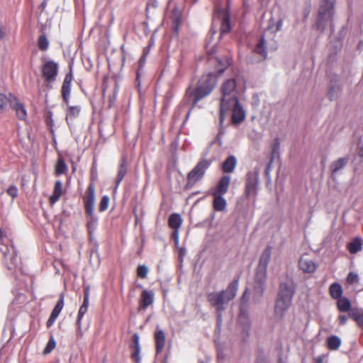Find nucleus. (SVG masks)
I'll return each instance as SVG.
<instances>
[{
	"label": "nucleus",
	"instance_id": "f257e3e1",
	"mask_svg": "<svg viewBox=\"0 0 363 363\" xmlns=\"http://www.w3.org/2000/svg\"><path fill=\"white\" fill-rule=\"evenodd\" d=\"M238 286V279H234L228 284L226 289L208 293L207 300L216 311H223L228 303L236 296Z\"/></svg>",
	"mask_w": 363,
	"mask_h": 363
},
{
	"label": "nucleus",
	"instance_id": "f03ea898",
	"mask_svg": "<svg viewBox=\"0 0 363 363\" xmlns=\"http://www.w3.org/2000/svg\"><path fill=\"white\" fill-rule=\"evenodd\" d=\"M216 84V77L212 73L203 74L199 80L197 86L194 90L189 88L186 96L192 102L191 108L202 99L209 95Z\"/></svg>",
	"mask_w": 363,
	"mask_h": 363
},
{
	"label": "nucleus",
	"instance_id": "7ed1b4c3",
	"mask_svg": "<svg viewBox=\"0 0 363 363\" xmlns=\"http://www.w3.org/2000/svg\"><path fill=\"white\" fill-rule=\"evenodd\" d=\"M295 292L292 284L281 283L274 306V316L281 319L289 308Z\"/></svg>",
	"mask_w": 363,
	"mask_h": 363
},
{
	"label": "nucleus",
	"instance_id": "20e7f679",
	"mask_svg": "<svg viewBox=\"0 0 363 363\" xmlns=\"http://www.w3.org/2000/svg\"><path fill=\"white\" fill-rule=\"evenodd\" d=\"M84 213L86 215V227L89 235L96 230L99 218L94 213L95 203V187L93 184L88 186L86 195L84 197Z\"/></svg>",
	"mask_w": 363,
	"mask_h": 363
},
{
	"label": "nucleus",
	"instance_id": "39448f33",
	"mask_svg": "<svg viewBox=\"0 0 363 363\" xmlns=\"http://www.w3.org/2000/svg\"><path fill=\"white\" fill-rule=\"evenodd\" d=\"M336 0H320L318 16L317 18V28L323 30L328 23L331 22L334 15V7Z\"/></svg>",
	"mask_w": 363,
	"mask_h": 363
},
{
	"label": "nucleus",
	"instance_id": "423d86ee",
	"mask_svg": "<svg viewBox=\"0 0 363 363\" xmlns=\"http://www.w3.org/2000/svg\"><path fill=\"white\" fill-rule=\"evenodd\" d=\"M220 91L222 97L220 106H222V109L225 108L229 103H236V100H238V90L235 79L225 80L221 86Z\"/></svg>",
	"mask_w": 363,
	"mask_h": 363
},
{
	"label": "nucleus",
	"instance_id": "0eeeda50",
	"mask_svg": "<svg viewBox=\"0 0 363 363\" xmlns=\"http://www.w3.org/2000/svg\"><path fill=\"white\" fill-rule=\"evenodd\" d=\"M211 162L206 159L201 160L187 174L186 187L191 188L197 182L205 175L206 170L210 167Z\"/></svg>",
	"mask_w": 363,
	"mask_h": 363
},
{
	"label": "nucleus",
	"instance_id": "6e6552de",
	"mask_svg": "<svg viewBox=\"0 0 363 363\" xmlns=\"http://www.w3.org/2000/svg\"><path fill=\"white\" fill-rule=\"evenodd\" d=\"M229 111H232V121L234 123H240L245 118L243 108L239 103V101L236 100V103H229L224 109H222V106H220L219 120L220 124L223 123L225 116Z\"/></svg>",
	"mask_w": 363,
	"mask_h": 363
},
{
	"label": "nucleus",
	"instance_id": "1a4fd4ad",
	"mask_svg": "<svg viewBox=\"0 0 363 363\" xmlns=\"http://www.w3.org/2000/svg\"><path fill=\"white\" fill-rule=\"evenodd\" d=\"M213 23V24L220 23V36L228 33L231 28L228 11L218 9L214 13Z\"/></svg>",
	"mask_w": 363,
	"mask_h": 363
},
{
	"label": "nucleus",
	"instance_id": "9d476101",
	"mask_svg": "<svg viewBox=\"0 0 363 363\" xmlns=\"http://www.w3.org/2000/svg\"><path fill=\"white\" fill-rule=\"evenodd\" d=\"M0 250L5 257L6 264L9 270L20 268L16 250L13 245H11V248L8 245H3Z\"/></svg>",
	"mask_w": 363,
	"mask_h": 363
},
{
	"label": "nucleus",
	"instance_id": "9b49d317",
	"mask_svg": "<svg viewBox=\"0 0 363 363\" xmlns=\"http://www.w3.org/2000/svg\"><path fill=\"white\" fill-rule=\"evenodd\" d=\"M267 276L260 277L259 274H255L253 290H252V302L254 303H260L266 286Z\"/></svg>",
	"mask_w": 363,
	"mask_h": 363
},
{
	"label": "nucleus",
	"instance_id": "f8f14e48",
	"mask_svg": "<svg viewBox=\"0 0 363 363\" xmlns=\"http://www.w3.org/2000/svg\"><path fill=\"white\" fill-rule=\"evenodd\" d=\"M259 172L257 171L250 172L247 174L245 182V196L255 197L257 194Z\"/></svg>",
	"mask_w": 363,
	"mask_h": 363
},
{
	"label": "nucleus",
	"instance_id": "ddd939ff",
	"mask_svg": "<svg viewBox=\"0 0 363 363\" xmlns=\"http://www.w3.org/2000/svg\"><path fill=\"white\" fill-rule=\"evenodd\" d=\"M272 250V247L267 246L260 255L255 272V274H259L260 277L267 276V267L271 259Z\"/></svg>",
	"mask_w": 363,
	"mask_h": 363
},
{
	"label": "nucleus",
	"instance_id": "4468645a",
	"mask_svg": "<svg viewBox=\"0 0 363 363\" xmlns=\"http://www.w3.org/2000/svg\"><path fill=\"white\" fill-rule=\"evenodd\" d=\"M58 65L53 61L46 62L42 67V73L47 82L54 81L57 75Z\"/></svg>",
	"mask_w": 363,
	"mask_h": 363
},
{
	"label": "nucleus",
	"instance_id": "2eb2a0df",
	"mask_svg": "<svg viewBox=\"0 0 363 363\" xmlns=\"http://www.w3.org/2000/svg\"><path fill=\"white\" fill-rule=\"evenodd\" d=\"M156 352L157 353L161 352L164 348L166 344V335L164 330L157 325L154 333Z\"/></svg>",
	"mask_w": 363,
	"mask_h": 363
},
{
	"label": "nucleus",
	"instance_id": "dca6fc26",
	"mask_svg": "<svg viewBox=\"0 0 363 363\" xmlns=\"http://www.w3.org/2000/svg\"><path fill=\"white\" fill-rule=\"evenodd\" d=\"M140 337L138 333H135L132 336L131 343L130 347L131 350V357L135 363H140Z\"/></svg>",
	"mask_w": 363,
	"mask_h": 363
},
{
	"label": "nucleus",
	"instance_id": "f3484780",
	"mask_svg": "<svg viewBox=\"0 0 363 363\" xmlns=\"http://www.w3.org/2000/svg\"><path fill=\"white\" fill-rule=\"evenodd\" d=\"M230 182V177L225 175L222 177L218 184L213 189L212 193L213 194L224 195L228 190Z\"/></svg>",
	"mask_w": 363,
	"mask_h": 363
},
{
	"label": "nucleus",
	"instance_id": "a211bd4d",
	"mask_svg": "<svg viewBox=\"0 0 363 363\" xmlns=\"http://www.w3.org/2000/svg\"><path fill=\"white\" fill-rule=\"evenodd\" d=\"M64 306V296L63 294L60 295L59 300L57 301L55 308H53L49 319L47 321V327H51L55 323V320L60 315L61 311L62 310Z\"/></svg>",
	"mask_w": 363,
	"mask_h": 363
},
{
	"label": "nucleus",
	"instance_id": "6ab92c4d",
	"mask_svg": "<svg viewBox=\"0 0 363 363\" xmlns=\"http://www.w3.org/2000/svg\"><path fill=\"white\" fill-rule=\"evenodd\" d=\"M73 79L72 71L67 73L64 79L62 86V95L65 102L68 104L71 91V83Z\"/></svg>",
	"mask_w": 363,
	"mask_h": 363
},
{
	"label": "nucleus",
	"instance_id": "aec40b11",
	"mask_svg": "<svg viewBox=\"0 0 363 363\" xmlns=\"http://www.w3.org/2000/svg\"><path fill=\"white\" fill-rule=\"evenodd\" d=\"M11 108L16 111V116L20 120H25L27 116L25 106L16 96H11Z\"/></svg>",
	"mask_w": 363,
	"mask_h": 363
},
{
	"label": "nucleus",
	"instance_id": "412c9836",
	"mask_svg": "<svg viewBox=\"0 0 363 363\" xmlns=\"http://www.w3.org/2000/svg\"><path fill=\"white\" fill-rule=\"evenodd\" d=\"M128 170V160L125 156H123L121 161L118 167V174L116 179V186L115 190L118 187L120 183L123 179Z\"/></svg>",
	"mask_w": 363,
	"mask_h": 363
},
{
	"label": "nucleus",
	"instance_id": "4be33fe9",
	"mask_svg": "<svg viewBox=\"0 0 363 363\" xmlns=\"http://www.w3.org/2000/svg\"><path fill=\"white\" fill-rule=\"evenodd\" d=\"M348 161L349 158L345 157H340L331 163L330 169L331 170V176L333 178H335L338 172L346 166Z\"/></svg>",
	"mask_w": 363,
	"mask_h": 363
},
{
	"label": "nucleus",
	"instance_id": "5701e85b",
	"mask_svg": "<svg viewBox=\"0 0 363 363\" xmlns=\"http://www.w3.org/2000/svg\"><path fill=\"white\" fill-rule=\"evenodd\" d=\"M300 269L306 273H313L316 269V265L315 262L307 257H301L298 263Z\"/></svg>",
	"mask_w": 363,
	"mask_h": 363
},
{
	"label": "nucleus",
	"instance_id": "b1692460",
	"mask_svg": "<svg viewBox=\"0 0 363 363\" xmlns=\"http://www.w3.org/2000/svg\"><path fill=\"white\" fill-rule=\"evenodd\" d=\"M154 300V294L152 291L143 290L141 294L140 303L139 309L145 310L150 306Z\"/></svg>",
	"mask_w": 363,
	"mask_h": 363
},
{
	"label": "nucleus",
	"instance_id": "393cba45",
	"mask_svg": "<svg viewBox=\"0 0 363 363\" xmlns=\"http://www.w3.org/2000/svg\"><path fill=\"white\" fill-rule=\"evenodd\" d=\"M213 207L216 211H223L225 210L227 206L226 200L223 196V195L213 194Z\"/></svg>",
	"mask_w": 363,
	"mask_h": 363
},
{
	"label": "nucleus",
	"instance_id": "a878e982",
	"mask_svg": "<svg viewBox=\"0 0 363 363\" xmlns=\"http://www.w3.org/2000/svg\"><path fill=\"white\" fill-rule=\"evenodd\" d=\"M62 191V184L60 181L55 182L52 194L50 196V203H55L60 198Z\"/></svg>",
	"mask_w": 363,
	"mask_h": 363
},
{
	"label": "nucleus",
	"instance_id": "bb28decb",
	"mask_svg": "<svg viewBox=\"0 0 363 363\" xmlns=\"http://www.w3.org/2000/svg\"><path fill=\"white\" fill-rule=\"evenodd\" d=\"M237 160L233 155L229 156L223 163L222 169L224 172L231 173L234 171Z\"/></svg>",
	"mask_w": 363,
	"mask_h": 363
},
{
	"label": "nucleus",
	"instance_id": "cd10ccee",
	"mask_svg": "<svg viewBox=\"0 0 363 363\" xmlns=\"http://www.w3.org/2000/svg\"><path fill=\"white\" fill-rule=\"evenodd\" d=\"M255 52L259 55L263 59H265L267 56V40L263 35L259 43H257L256 48H255Z\"/></svg>",
	"mask_w": 363,
	"mask_h": 363
},
{
	"label": "nucleus",
	"instance_id": "c85d7f7f",
	"mask_svg": "<svg viewBox=\"0 0 363 363\" xmlns=\"http://www.w3.org/2000/svg\"><path fill=\"white\" fill-rule=\"evenodd\" d=\"M169 225L173 230H179L181 227L182 219L179 214L173 213L169 218Z\"/></svg>",
	"mask_w": 363,
	"mask_h": 363
},
{
	"label": "nucleus",
	"instance_id": "c756f323",
	"mask_svg": "<svg viewBox=\"0 0 363 363\" xmlns=\"http://www.w3.org/2000/svg\"><path fill=\"white\" fill-rule=\"evenodd\" d=\"M362 244L359 238H354L351 242L347 245V249L352 254H355L362 250Z\"/></svg>",
	"mask_w": 363,
	"mask_h": 363
},
{
	"label": "nucleus",
	"instance_id": "7c9ffc66",
	"mask_svg": "<svg viewBox=\"0 0 363 363\" xmlns=\"http://www.w3.org/2000/svg\"><path fill=\"white\" fill-rule=\"evenodd\" d=\"M282 26L283 21L281 18L276 22L273 18H271L268 22L267 30H270L272 33H275L281 29Z\"/></svg>",
	"mask_w": 363,
	"mask_h": 363
},
{
	"label": "nucleus",
	"instance_id": "2f4dec72",
	"mask_svg": "<svg viewBox=\"0 0 363 363\" xmlns=\"http://www.w3.org/2000/svg\"><path fill=\"white\" fill-rule=\"evenodd\" d=\"M11 96H15L11 93L8 96L4 94H0V113L6 111L8 104L11 106Z\"/></svg>",
	"mask_w": 363,
	"mask_h": 363
},
{
	"label": "nucleus",
	"instance_id": "473e14b6",
	"mask_svg": "<svg viewBox=\"0 0 363 363\" xmlns=\"http://www.w3.org/2000/svg\"><path fill=\"white\" fill-rule=\"evenodd\" d=\"M337 308L340 312H347L351 308L350 300L345 297H340L337 302Z\"/></svg>",
	"mask_w": 363,
	"mask_h": 363
},
{
	"label": "nucleus",
	"instance_id": "72a5a7b5",
	"mask_svg": "<svg viewBox=\"0 0 363 363\" xmlns=\"http://www.w3.org/2000/svg\"><path fill=\"white\" fill-rule=\"evenodd\" d=\"M349 315L363 330V310H352Z\"/></svg>",
	"mask_w": 363,
	"mask_h": 363
},
{
	"label": "nucleus",
	"instance_id": "f704fd0d",
	"mask_svg": "<svg viewBox=\"0 0 363 363\" xmlns=\"http://www.w3.org/2000/svg\"><path fill=\"white\" fill-rule=\"evenodd\" d=\"M81 108L79 106H69L68 111L66 114V121L69 123V120L75 118L79 116Z\"/></svg>",
	"mask_w": 363,
	"mask_h": 363
},
{
	"label": "nucleus",
	"instance_id": "c9c22d12",
	"mask_svg": "<svg viewBox=\"0 0 363 363\" xmlns=\"http://www.w3.org/2000/svg\"><path fill=\"white\" fill-rule=\"evenodd\" d=\"M330 294L333 298H339L342 294V288L338 283H333L330 286Z\"/></svg>",
	"mask_w": 363,
	"mask_h": 363
},
{
	"label": "nucleus",
	"instance_id": "e433bc0d",
	"mask_svg": "<svg viewBox=\"0 0 363 363\" xmlns=\"http://www.w3.org/2000/svg\"><path fill=\"white\" fill-rule=\"evenodd\" d=\"M327 344L330 350H336L341 345V340L337 336L333 335L328 338Z\"/></svg>",
	"mask_w": 363,
	"mask_h": 363
},
{
	"label": "nucleus",
	"instance_id": "4c0bfd02",
	"mask_svg": "<svg viewBox=\"0 0 363 363\" xmlns=\"http://www.w3.org/2000/svg\"><path fill=\"white\" fill-rule=\"evenodd\" d=\"M67 170V167L62 158H60L55 165V174L61 175L65 174Z\"/></svg>",
	"mask_w": 363,
	"mask_h": 363
},
{
	"label": "nucleus",
	"instance_id": "58836bf2",
	"mask_svg": "<svg viewBox=\"0 0 363 363\" xmlns=\"http://www.w3.org/2000/svg\"><path fill=\"white\" fill-rule=\"evenodd\" d=\"M171 18H172V21L173 23L174 30H175V32H178L179 23L181 21L180 12L179 11L174 9Z\"/></svg>",
	"mask_w": 363,
	"mask_h": 363
},
{
	"label": "nucleus",
	"instance_id": "ea45409f",
	"mask_svg": "<svg viewBox=\"0 0 363 363\" xmlns=\"http://www.w3.org/2000/svg\"><path fill=\"white\" fill-rule=\"evenodd\" d=\"M280 150V141L279 138H275L272 145V155H271V162H273V160L279 156Z\"/></svg>",
	"mask_w": 363,
	"mask_h": 363
},
{
	"label": "nucleus",
	"instance_id": "a19ab883",
	"mask_svg": "<svg viewBox=\"0 0 363 363\" xmlns=\"http://www.w3.org/2000/svg\"><path fill=\"white\" fill-rule=\"evenodd\" d=\"M38 45L40 50L45 51L48 50L49 46V42L45 35H40L38 40Z\"/></svg>",
	"mask_w": 363,
	"mask_h": 363
},
{
	"label": "nucleus",
	"instance_id": "79ce46f5",
	"mask_svg": "<svg viewBox=\"0 0 363 363\" xmlns=\"http://www.w3.org/2000/svg\"><path fill=\"white\" fill-rule=\"evenodd\" d=\"M87 310L88 308L83 306H81L79 308L77 319V326L79 330H80L82 328V319L84 315L86 313Z\"/></svg>",
	"mask_w": 363,
	"mask_h": 363
},
{
	"label": "nucleus",
	"instance_id": "37998d69",
	"mask_svg": "<svg viewBox=\"0 0 363 363\" xmlns=\"http://www.w3.org/2000/svg\"><path fill=\"white\" fill-rule=\"evenodd\" d=\"M109 203V197L106 195L104 196L99 203L100 211H104L108 208Z\"/></svg>",
	"mask_w": 363,
	"mask_h": 363
},
{
	"label": "nucleus",
	"instance_id": "c03bdc74",
	"mask_svg": "<svg viewBox=\"0 0 363 363\" xmlns=\"http://www.w3.org/2000/svg\"><path fill=\"white\" fill-rule=\"evenodd\" d=\"M338 87L336 86H331L328 91V97L330 101H333L337 95Z\"/></svg>",
	"mask_w": 363,
	"mask_h": 363
},
{
	"label": "nucleus",
	"instance_id": "a18cd8bd",
	"mask_svg": "<svg viewBox=\"0 0 363 363\" xmlns=\"http://www.w3.org/2000/svg\"><path fill=\"white\" fill-rule=\"evenodd\" d=\"M148 273V268L145 265H140L138 267L137 274L140 278H145Z\"/></svg>",
	"mask_w": 363,
	"mask_h": 363
},
{
	"label": "nucleus",
	"instance_id": "49530a36",
	"mask_svg": "<svg viewBox=\"0 0 363 363\" xmlns=\"http://www.w3.org/2000/svg\"><path fill=\"white\" fill-rule=\"evenodd\" d=\"M347 281L349 284H354L359 281V277L358 274L354 272H350L347 277Z\"/></svg>",
	"mask_w": 363,
	"mask_h": 363
},
{
	"label": "nucleus",
	"instance_id": "de8ad7c7",
	"mask_svg": "<svg viewBox=\"0 0 363 363\" xmlns=\"http://www.w3.org/2000/svg\"><path fill=\"white\" fill-rule=\"evenodd\" d=\"M55 341L53 338H51L47 343V345L44 350V352L50 353L55 348Z\"/></svg>",
	"mask_w": 363,
	"mask_h": 363
},
{
	"label": "nucleus",
	"instance_id": "09e8293b",
	"mask_svg": "<svg viewBox=\"0 0 363 363\" xmlns=\"http://www.w3.org/2000/svg\"><path fill=\"white\" fill-rule=\"evenodd\" d=\"M7 194L11 196L13 199L18 196V189L16 186L11 185L7 189Z\"/></svg>",
	"mask_w": 363,
	"mask_h": 363
},
{
	"label": "nucleus",
	"instance_id": "8fccbe9b",
	"mask_svg": "<svg viewBox=\"0 0 363 363\" xmlns=\"http://www.w3.org/2000/svg\"><path fill=\"white\" fill-rule=\"evenodd\" d=\"M89 288L86 287L84 289V301L82 306L89 307Z\"/></svg>",
	"mask_w": 363,
	"mask_h": 363
},
{
	"label": "nucleus",
	"instance_id": "3c124183",
	"mask_svg": "<svg viewBox=\"0 0 363 363\" xmlns=\"http://www.w3.org/2000/svg\"><path fill=\"white\" fill-rule=\"evenodd\" d=\"M118 90H119L118 86L117 84H115L114 89H113V94L112 96H109L110 106H111V104H113L115 102Z\"/></svg>",
	"mask_w": 363,
	"mask_h": 363
},
{
	"label": "nucleus",
	"instance_id": "603ef678",
	"mask_svg": "<svg viewBox=\"0 0 363 363\" xmlns=\"http://www.w3.org/2000/svg\"><path fill=\"white\" fill-rule=\"evenodd\" d=\"M218 63L222 66L220 69H218L220 72H223L225 68L229 65V62L227 59L223 60H218Z\"/></svg>",
	"mask_w": 363,
	"mask_h": 363
},
{
	"label": "nucleus",
	"instance_id": "864d4df0",
	"mask_svg": "<svg viewBox=\"0 0 363 363\" xmlns=\"http://www.w3.org/2000/svg\"><path fill=\"white\" fill-rule=\"evenodd\" d=\"M246 320L247 324L248 325V320L247 318V314L243 312L242 309L241 308L240 313L239 315V322L242 323Z\"/></svg>",
	"mask_w": 363,
	"mask_h": 363
},
{
	"label": "nucleus",
	"instance_id": "5fc2aeb1",
	"mask_svg": "<svg viewBox=\"0 0 363 363\" xmlns=\"http://www.w3.org/2000/svg\"><path fill=\"white\" fill-rule=\"evenodd\" d=\"M248 289H247L241 297L242 305L248 301Z\"/></svg>",
	"mask_w": 363,
	"mask_h": 363
},
{
	"label": "nucleus",
	"instance_id": "6e6d98bb",
	"mask_svg": "<svg viewBox=\"0 0 363 363\" xmlns=\"http://www.w3.org/2000/svg\"><path fill=\"white\" fill-rule=\"evenodd\" d=\"M217 312V326L220 328L222 324V311Z\"/></svg>",
	"mask_w": 363,
	"mask_h": 363
},
{
	"label": "nucleus",
	"instance_id": "4d7b16f0",
	"mask_svg": "<svg viewBox=\"0 0 363 363\" xmlns=\"http://www.w3.org/2000/svg\"><path fill=\"white\" fill-rule=\"evenodd\" d=\"M172 237L174 240L175 244L178 245L179 243V230H174L172 233Z\"/></svg>",
	"mask_w": 363,
	"mask_h": 363
},
{
	"label": "nucleus",
	"instance_id": "13d9d810",
	"mask_svg": "<svg viewBox=\"0 0 363 363\" xmlns=\"http://www.w3.org/2000/svg\"><path fill=\"white\" fill-rule=\"evenodd\" d=\"M340 325H345L347 323V318L345 315H341L338 318Z\"/></svg>",
	"mask_w": 363,
	"mask_h": 363
},
{
	"label": "nucleus",
	"instance_id": "bf43d9fd",
	"mask_svg": "<svg viewBox=\"0 0 363 363\" xmlns=\"http://www.w3.org/2000/svg\"><path fill=\"white\" fill-rule=\"evenodd\" d=\"M272 163V162H271V161H270L269 164L267 165V167L266 168V170H265L266 175H268L269 174V172H270V169H271V164Z\"/></svg>",
	"mask_w": 363,
	"mask_h": 363
},
{
	"label": "nucleus",
	"instance_id": "052dcab7",
	"mask_svg": "<svg viewBox=\"0 0 363 363\" xmlns=\"http://www.w3.org/2000/svg\"><path fill=\"white\" fill-rule=\"evenodd\" d=\"M5 36V33L4 32L2 28L0 26V40H2Z\"/></svg>",
	"mask_w": 363,
	"mask_h": 363
},
{
	"label": "nucleus",
	"instance_id": "680f3d73",
	"mask_svg": "<svg viewBox=\"0 0 363 363\" xmlns=\"http://www.w3.org/2000/svg\"><path fill=\"white\" fill-rule=\"evenodd\" d=\"M145 61V56L141 57L140 59V63H144Z\"/></svg>",
	"mask_w": 363,
	"mask_h": 363
},
{
	"label": "nucleus",
	"instance_id": "e2e57ef3",
	"mask_svg": "<svg viewBox=\"0 0 363 363\" xmlns=\"http://www.w3.org/2000/svg\"><path fill=\"white\" fill-rule=\"evenodd\" d=\"M211 32H212V35L213 34H216V30L213 29V27L211 28Z\"/></svg>",
	"mask_w": 363,
	"mask_h": 363
},
{
	"label": "nucleus",
	"instance_id": "0e129e2a",
	"mask_svg": "<svg viewBox=\"0 0 363 363\" xmlns=\"http://www.w3.org/2000/svg\"><path fill=\"white\" fill-rule=\"evenodd\" d=\"M46 4L45 1L42 3V6H45Z\"/></svg>",
	"mask_w": 363,
	"mask_h": 363
},
{
	"label": "nucleus",
	"instance_id": "69168bd1",
	"mask_svg": "<svg viewBox=\"0 0 363 363\" xmlns=\"http://www.w3.org/2000/svg\"><path fill=\"white\" fill-rule=\"evenodd\" d=\"M201 363H203V362H201Z\"/></svg>",
	"mask_w": 363,
	"mask_h": 363
}]
</instances>
